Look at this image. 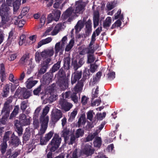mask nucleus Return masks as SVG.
I'll list each match as a JSON object with an SVG mask.
<instances>
[{"instance_id":"nucleus-17","label":"nucleus","mask_w":158,"mask_h":158,"mask_svg":"<svg viewBox=\"0 0 158 158\" xmlns=\"http://www.w3.org/2000/svg\"><path fill=\"white\" fill-rule=\"evenodd\" d=\"M73 12V9L72 7H70L63 13L61 17L63 20H65L71 15Z\"/></svg>"},{"instance_id":"nucleus-44","label":"nucleus","mask_w":158,"mask_h":158,"mask_svg":"<svg viewBox=\"0 0 158 158\" xmlns=\"http://www.w3.org/2000/svg\"><path fill=\"white\" fill-rule=\"evenodd\" d=\"M74 40L72 39L71 40L68 45H67L65 48V51L66 52H69L72 49L74 45Z\"/></svg>"},{"instance_id":"nucleus-47","label":"nucleus","mask_w":158,"mask_h":158,"mask_svg":"<svg viewBox=\"0 0 158 158\" xmlns=\"http://www.w3.org/2000/svg\"><path fill=\"white\" fill-rule=\"evenodd\" d=\"M42 57L41 55V52H36L35 54V59L36 63H39L41 60Z\"/></svg>"},{"instance_id":"nucleus-25","label":"nucleus","mask_w":158,"mask_h":158,"mask_svg":"<svg viewBox=\"0 0 158 158\" xmlns=\"http://www.w3.org/2000/svg\"><path fill=\"white\" fill-rule=\"evenodd\" d=\"M92 74L91 73L89 69L86 68L83 71V76L82 80L83 81H85L86 79L89 78V76L92 75Z\"/></svg>"},{"instance_id":"nucleus-29","label":"nucleus","mask_w":158,"mask_h":158,"mask_svg":"<svg viewBox=\"0 0 158 158\" xmlns=\"http://www.w3.org/2000/svg\"><path fill=\"white\" fill-rule=\"evenodd\" d=\"M86 122V118L85 115L84 114H82L79 118L78 121V127H80L81 124H84Z\"/></svg>"},{"instance_id":"nucleus-40","label":"nucleus","mask_w":158,"mask_h":158,"mask_svg":"<svg viewBox=\"0 0 158 158\" xmlns=\"http://www.w3.org/2000/svg\"><path fill=\"white\" fill-rule=\"evenodd\" d=\"M17 20H16L15 22V24L17 25L19 27H23L26 23V22L23 19L20 20L17 19Z\"/></svg>"},{"instance_id":"nucleus-11","label":"nucleus","mask_w":158,"mask_h":158,"mask_svg":"<svg viewBox=\"0 0 158 158\" xmlns=\"http://www.w3.org/2000/svg\"><path fill=\"white\" fill-rule=\"evenodd\" d=\"M28 89H17L15 94L19 91L18 95H20L23 99H27L29 98L31 94V91Z\"/></svg>"},{"instance_id":"nucleus-34","label":"nucleus","mask_w":158,"mask_h":158,"mask_svg":"<svg viewBox=\"0 0 158 158\" xmlns=\"http://www.w3.org/2000/svg\"><path fill=\"white\" fill-rule=\"evenodd\" d=\"M55 51L56 53H57L58 52H60V55L63 54V49L60 46V42L56 43L55 45Z\"/></svg>"},{"instance_id":"nucleus-28","label":"nucleus","mask_w":158,"mask_h":158,"mask_svg":"<svg viewBox=\"0 0 158 158\" xmlns=\"http://www.w3.org/2000/svg\"><path fill=\"white\" fill-rule=\"evenodd\" d=\"M98 135L97 132H94L93 134H89L85 139V142H88L92 141Z\"/></svg>"},{"instance_id":"nucleus-35","label":"nucleus","mask_w":158,"mask_h":158,"mask_svg":"<svg viewBox=\"0 0 158 158\" xmlns=\"http://www.w3.org/2000/svg\"><path fill=\"white\" fill-rule=\"evenodd\" d=\"M102 139L100 137L96 136L95 139V140L94 142V144L95 146L96 147H100L102 144Z\"/></svg>"},{"instance_id":"nucleus-23","label":"nucleus","mask_w":158,"mask_h":158,"mask_svg":"<svg viewBox=\"0 0 158 158\" xmlns=\"http://www.w3.org/2000/svg\"><path fill=\"white\" fill-rule=\"evenodd\" d=\"M38 82L37 81L31 80L30 79H28L25 82L27 89H31Z\"/></svg>"},{"instance_id":"nucleus-18","label":"nucleus","mask_w":158,"mask_h":158,"mask_svg":"<svg viewBox=\"0 0 158 158\" xmlns=\"http://www.w3.org/2000/svg\"><path fill=\"white\" fill-rule=\"evenodd\" d=\"M15 126L16 127V131L18 133V136H21L23 131V126L15 121Z\"/></svg>"},{"instance_id":"nucleus-36","label":"nucleus","mask_w":158,"mask_h":158,"mask_svg":"<svg viewBox=\"0 0 158 158\" xmlns=\"http://www.w3.org/2000/svg\"><path fill=\"white\" fill-rule=\"evenodd\" d=\"M83 24L81 21H78L75 26L76 32H78L83 27Z\"/></svg>"},{"instance_id":"nucleus-37","label":"nucleus","mask_w":158,"mask_h":158,"mask_svg":"<svg viewBox=\"0 0 158 158\" xmlns=\"http://www.w3.org/2000/svg\"><path fill=\"white\" fill-rule=\"evenodd\" d=\"M77 113V110L76 109H74L70 115V116L68 119V122H72L74 119Z\"/></svg>"},{"instance_id":"nucleus-26","label":"nucleus","mask_w":158,"mask_h":158,"mask_svg":"<svg viewBox=\"0 0 158 158\" xmlns=\"http://www.w3.org/2000/svg\"><path fill=\"white\" fill-rule=\"evenodd\" d=\"M0 151L2 155H3L7 151L6 149L7 148L8 145L7 142L6 141H2L0 145Z\"/></svg>"},{"instance_id":"nucleus-45","label":"nucleus","mask_w":158,"mask_h":158,"mask_svg":"<svg viewBox=\"0 0 158 158\" xmlns=\"http://www.w3.org/2000/svg\"><path fill=\"white\" fill-rule=\"evenodd\" d=\"M115 77V72L114 71L110 72L107 74V79L109 81L113 80Z\"/></svg>"},{"instance_id":"nucleus-53","label":"nucleus","mask_w":158,"mask_h":158,"mask_svg":"<svg viewBox=\"0 0 158 158\" xmlns=\"http://www.w3.org/2000/svg\"><path fill=\"white\" fill-rule=\"evenodd\" d=\"M27 106V101H23L20 105L21 109L23 112L24 111Z\"/></svg>"},{"instance_id":"nucleus-48","label":"nucleus","mask_w":158,"mask_h":158,"mask_svg":"<svg viewBox=\"0 0 158 158\" xmlns=\"http://www.w3.org/2000/svg\"><path fill=\"white\" fill-rule=\"evenodd\" d=\"M62 135L64 138L65 140L67 139V137H68V136L69 135L70 133V131L69 129L66 128L64 129L62 131Z\"/></svg>"},{"instance_id":"nucleus-59","label":"nucleus","mask_w":158,"mask_h":158,"mask_svg":"<svg viewBox=\"0 0 158 158\" xmlns=\"http://www.w3.org/2000/svg\"><path fill=\"white\" fill-rule=\"evenodd\" d=\"M53 92H52V94H50L49 96V99L51 102L55 101L56 99V97L57 96V95L53 94Z\"/></svg>"},{"instance_id":"nucleus-24","label":"nucleus","mask_w":158,"mask_h":158,"mask_svg":"<svg viewBox=\"0 0 158 158\" xmlns=\"http://www.w3.org/2000/svg\"><path fill=\"white\" fill-rule=\"evenodd\" d=\"M61 61L59 60L50 69V71L52 74L58 70L60 67Z\"/></svg>"},{"instance_id":"nucleus-14","label":"nucleus","mask_w":158,"mask_h":158,"mask_svg":"<svg viewBox=\"0 0 158 158\" xmlns=\"http://www.w3.org/2000/svg\"><path fill=\"white\" fill-rule=\"evenodd\" d=\"M82 74V72L81 71H77L73 73L72 75L71 79L72 84H73L76 83L81 78Z\"/></svg>"},{"instance_id":"nucleus-64","label":"nucleus","mask_w":158,"mask_h":158,"mask_svg":"<svg viewBox=\"0 0 158 158\" xmlns=\"http://www.w3.org/2000/svg\"><path fill=\"white\" fill-rule=\"evenodd\" d=\"M33 124L35 129H37L39 127V123L38 119H34Z\"/></svg>"},{"instance_id":"nucleus-3","label":"nucleus","mask_w":158,"mask_h":158,"mask_svg":"<svg viewBox=\"0 0 158 158\" xmlns=\"http://www.w3.org/2000/svg\"><path fill=\"white\" fill-rule=\"evenodd\" d=\"M57 82L60 89H67L68 87V80L66 78L65 72L62 68L58 71L56 74Z\"/></svg>"},{"instance_id":"nucleus-16","label":"nucleus","mask_w":158,"mask_h":158,"mask_svg":"<svg viewBox=\"0 0 158 158\" xmlns=\"http://www.w3.org/2000/svg\"><path fill=\"white\" fill-rule=\"evenodd\" d=\"M53 77V74L50 71L44 75L43 77V81L45 84H49L52 82Z\"/></svg>"},{"instance_id":"nucleus-7","label":"nucleus","mask_w":158,"mask_h":158,"mask_svg":"<svg viewBox=\"0 0 158 158\" xmlns=\"http://www.w3.org/2000/svg\"><path fill=\"white\" fill-rule=\"evenodd\" d=\"M59 103L61 107V109L66 112L69 111L73 106L72 103L68 102L66 100L62 98L60 99Z\"/></svg>"},{"instance_id":"nucleus-52","label":"nucleus","mask_w":158,"mask_h":158,"mask_svg":"<svg viewBox=\"0 0 158 158\" xmlns=\"http://www.w3.org/2000/svg\"><path fill=\"white\" fill-rule=\"evenodd\" d=\"M29 57L28 54H26L23 56L20 59L21 63H23L25 62H27L29 59Z\"/></svg>"},{"instance_id":"nucleus-43","label":"nucleus","mask_w":158,"mask_h":158,"mask_svg":"<svg viewBox=\"0 0 158 158\" xmlns=\"http://www.w3.org/2000/svg\"><path fill=\"white\" fill-rule=\"evenodd\" d=\"M84 134V131L82 130L81 128H79L77 129L75 134V136L77 138H78L80 137H82L83 136Z\"/></svg>"},{"instance_id":"nucleus-58","label":"nucleus","mask_w":158,"mask_h":158,"mask_svg":"<svg viewBox=\"0 0 158 158\" xmlns=\"http://www.w3.org/2000/svg\"><path fill=\"white\" fill-rule=\"evenodd\" d=\"M20 41L19 42V45H22L23 43H24L26 39L25 35L24 34H22L20 37Z\"/></svg>"},{"instance_id":"nucleus-27","label":"nucleus","mask_w":158,"mask_h":158,"mask_svg":"<svg viewBox=\"0 0 158 158\" xmlns=\"http://www.w3.org/2000/svg\"><path fill=\"white\" fill-rule=\"evenodd\" d=\"M61 13V11L60 10H53L52 14L53 15L54 20L56 21H58L60 18Z\"/></svg>"},{"instance_id":"nucleus-49","label":"nucleus","mask_w":158,"mask_h":158,"mask_svg":"<svg viewBox=\"0 0 158 158\" xmlns=\"http://www.w3.org/2000/svg\"><path fill=\"white\" fill-rule=\"evenodd\" d=\"M29 9L30 8L28 6L23 8L21 12V15L19 16V17L20 16V17L22 18V16H24L28 12Z\"/></svg>"},{"instance_id":"nucleus-32","label":"nucleus","mask_w":158,"mask_h":158,"mask_svg":"<svg viewBox=\"0 0 158 158\" xmlns=\"http://www.w3.org/2000/svg\"><path fill=\"white\" fill-rule=\"evenodd\" d=\"M19 106L17 105L15 106L14 109L11 113V114L10 117V119H11L13 117L16 116V115L19 113Z\"/></svg>"},{"instance_id":"nucleus-39","label":"nucleus","mask_w":158,"mask_h":158,"mask_svg":"<svg viewBox=\"0 0 158 158\" xmlns=\"http://www.w3.org/2000/svg\"><path fill=\"white\" fill-rule=\"evenodd\" d=\"M55 90L56 89H43L42 92H41V95L43 96L47 95H50L52 94V92H54Z\"/></svg>"},{"instance_id":"nucleus-33","label":"nucleus","mask_w":158,"mask_h":158,"mask_svg":"<svg viewBox=\"0 0 158 158\" xmlns=\"http://www.w3.org/2000/svg\"><path fill=\"white\" fill-rule=\"evenodd\" d=\"M112 19L110 17H107L103 23V27L105 28L110 26L111 23Z\"/></svg>"},{"instance_id":"nucleus-56","label":"nucleus","mask_w":158,"mask_h":158,"mask_svg":"<svg viewBox=\"0 0 158 158\" xmlns=\"http://www.w3.org/2000/svg\"><path fill=\"white\" fill-rule=\"evenodd\" d=\"M28 65L29 66V67L27 69V73L28 74H29L33 70V69L35 67V65L34 64H29Z\"/></svg>"},{"instance_id":"nucleus-5","label":"nucleus","mask_w":158,"mask_h":158,"mask_svg":"<svg viewBox=\"0 0 158 158\" xmlns=\"http://www.w3.org/2000/svg\"><path fill=\"white\" fill-rule=\"evenodd\" d=\"M8 5L3 4L0 9V15L2 17V24H5L7 22L10 14V8L9 6L10 3L8 2Z\"/></svg>"},{"instance_id":"nucleus-21","label":"nucleus","mask_w":158,"mask_h":158,"mask_svg":"<svg viewBox=\"0 0 158 158\" xmlns=\"http://www.w3.org/2000/svg\"><path fill=\"white\" fill-rule=\"evenodd\" d=\"M21 0H10V4L12 3L14 12H16L19 7Z\"/></svg>"},{"instance_id":"nucleus-51","label":"nucleus","mask_w":158,"mask_h":158,"mask_svg":"<svg viewBox=\"0 0 158 158\" xmlns=\"http://www.w3.org/2000/svg\"><path fill=\"white\" fill-rule=\"evenodd\" d=\"M82 81L83 80L81 79V80L78 81L73 89H82L84 85L83 82Z\"/></svg>"},{"instance_id":"nucleus-57","label":"nucleus","mask_w":158,"mask_h":158,"mask_svg":"<svg viewBox=\"0 0 158 158\" xmlns=\"http://www.w3.org/2000/svg\"><path fill=\"white\" fill-rule=\"evenodd\" d=\"M72 65L75 70H77L80 67V66L78 64L77 60H74L72 62Z\"/></svg>"},{"instance_id":"nucleus-31","label":"nucleus","mask_w":158,"mask_h":158,"mask_svg":"<svg viewBox=\"0 0 158 158\" xmlns=\"http://www.w3.org/2000/svg\"><path fill=\"white\" fill-rule=\"evenodd\" d=\"M62 26V24L61 23L57 24L55 27L53 31L52 32V35H56L60 30Z\"/></svg>"},{"instance_id":"nucleus-62","label":"nucleus","mask_w":158,"mask_h":158,"mask_svg":"<svg viewBox=\"0 0 158 158\" xmlns=\"http://www.w3.org/2000/svg\"><path fill=\"white\" fill-rule=\"evenodd\" d=\"M94 127V125H93V123L88 122L87 124L85 127V128L86 130L89 131Z\"/></svg>"},{"instance_id":"nucleus-63","label":"nucleus","mask_w":158,"mask_h":158,"mask_svg":"<svg viewBox=\"0 0 158 158\" xmlns=\"http://www.w3.org/2000/svg\"><path fill=\"white\" fill-rule=\"evenodd\" d=\"M14 84H12L13 86H14L15 89H16L17 88V89H19L20 87L19 86V82L18 80H14V81H13Z\"/></svg>"},{"instance_id":"nucleus-2","label":"nucleus","mask_w":158,"mask_h":158,"mask_svg":"<svg viewBox=\"0 0 158 158\" xmlns=\"http://www.w3.org/2000/svg\"><path fill=\"white\" fill-rule=\"evenodd\" d=\"M49 110V107L48 106H45L43 109L42 114L40 116V121L41 123V128L38 132V134L40 135H42L44 134L47 128L49 117L48 116H45L48 112Z\"/></svg>"},{"instance_id":"nucleus-42","label":"nucleus","mask_w":158,"mask_h":158,"mask_svg":"<svg viewBox=\"0 0 158 158\" xmlns=\"http://www.w3.org/2000/svg\"><path fill=\"white\" fill-rule=\"evenodd\" d=\"M117 2L114 1L107 3L106 6L109 10H110L116 6Z\"/></svg>"},{"instance_id":"nucleus-9","label":"nucleus","mask_w":158,"mask_h":158,"mask_svg":"<svg viewBox=\"0 0 158 158\" xmlns=\"http://www.w3.org/2000/svg\"><path fill=\"white\" fill-rule=\"evenodd\" d=\"M15 121L20 123L21 125L27 126L30 124V119L29 118H27L25 114H20L19 115V120H15Z\"/></svg>"},{"instance_id":"nucleus-8","label":"nucleus","mask_w":158,"mask_h":158,"mask_svg":"<svg viewBox=\"0 0 158 158\" xmlns=\"http://www.w3.org/2000/svg\"><path fill=\"white\" fill-rule=\"evenodd\" d=\"M9 142L10 144L15 148L17 147L21 143L20 139L14 132L11 135Z\"/></svg>"},{"instance_id":"nucleus-12","label":"nucleus","mask_w":158,"mask_h":158,"mask_svg":"<svg viewBox=\"0 0 158 158\" xmlns=\"http://www.w3.org/2000/svg\"><path fill=\"white\" fill-rule=\"evenodd\" d=\"M62 113L60 110L57 109L52 114L51 120L54 123H56L62 117Z\"/></svg>"},{"instance_id":"nucleus-20","label":"nucleus","mask_w":158,"mask_h":158,"mask_svg":"<svg viewBox=\"0 0 158 158\" xmlns=\"http://www.w3.org/2000/svg\"><path fill=\"white\" fill-rule=\"evenodd\" d=\"M100 17L99 13L98 11L95 12L93 18L94 26V28L97 26L99 24Z\"/></svg>"},{"instance_id":"nucleus-15","label":"nucleus","mask_w":158,"mask_h":158,"mask_svg":"<svg viewBox=\"0 0 158 158\" xmlns=\"http://www.w3.org/2000/svg\"><path fill=\"white\" fill-rule=\"evenodd\" d=\"M53 133L52 131H50L48 133L45 135L44 138L42 137H40V143L42 145H45L49 140L51 138L53 135Z\"/></svg>"},{"instance_id":"nucleus-4","label":"nucleus","mask_w":158,"mask_h":158,"mask_svg":"<svg viewBox=\"0 0 158 158\" xmlns=\"http://www.w3.org/2000/svg\"><path fill=\"white\" fill-rule=\"evenodd\" d=\"M10 102L7 100L4 104V106L1 111V115H0V121L3 124H5L9 116L10 112L9 104Z\"/></svg>"},{"instance_id":"nucleus-61","label":"nucleus","mask_w":158,"mask_h":158,"mask_svg":"<svg viewBox=\"0 0 158 158\" xmlns=\"http://www.w3.org/2000/svg\"><path fill=\"white\" fill-rule=\"evenodd\" d=\"M85 24L86 29H91V22L90 19H89L86 22Z\"/></svg>"},{"instance_id":"nucleus-10","label":"nucleus","mask_w":158,"mask_h":158,"mask_svg":"<svg viewBox=\"0 0 158 158\" xmlns=\"http://www.w3.org/2000/svg\"><path fill=\"white\" fill-rule=\"evenodd\" d=\"M94 148L89 144H86L83 150V154L87 156H91L94 153Z\"/></svg>"},{"instance_id":"nucleus-19","label":"nucleus","mask_w":158,"mask_h":158,"mask_svg":"<svg viewBox=\"0 0 158 158\" xmlns=\"http://www.w3.org/2000/svg\"><path fill=\"white\" fill-rule=\"evenodd\" d=\"M82 89H75L74 92H73L71 95L70 98L74 103H77L78 102V97L77 95V93H80L81 92ZM80 95V94H79Z\"/></svg>"},{"instance_id":"nucleus-60","label":"nucleus","mask_w":158,"mask_h":158,"mask_svg":"<svg viewBox=\"0 0 158 158\" xmlns=\"http://www.w3.org/2000/svg\"><path fill=\"white\" fill-rule=\"evenodd\" d=\"M89 98L86 97L85 96H83L81 98V102L83 105H85L88 102Z\"/></svg>"},{"instance_id":"nucleus-41","label":"nucleus","mask_w":158,"mask_h":158,"mask_svg":"<svg viewBox=\"0 0 158 158\" xmlns=\"http://www.w3.org/2000/svg\"><path fill=\"white\" fill-rule=\"evenodd\" d=\"M30 135L31 133L29 131H26L23 135V142L26 143L29 139Z\"/></svg>"},{"instance_id":"nucleus-55","label":"nucleus","mask_w":158,"mask_h":158,"mask_svg":"<svg viewBox=\"0 0 158 158\" xmlns=\"http://www.w3.org/2000/svg\"><path fill=\"white\" fill-rule=\"evenodd\" d=\"M93 110H90L87 113V118L92 121L93 117Z\"/></svg>"},{"instance_id":"nucleus-1","label":"nucleus","mask_w":158,"mask_h":158,"mask_svg":"<svg viewBox=\"0 0 158 158\" xmlns=\"http://www.w3.org/2000/svg\"><path fill=\"white\" fill-rule=\"evenodd\" d=\"M54 53V51L52 49H45L41 52V57L45 59L40 64V68L37 74V76L39 77L46 72L51 64L52 59L51 57L53 55Z\"/></svg>"},{"instance_id":"nucleus-22","label":"nucleus","mask_w":158,"mask_h":158,"mask_svg":"<svg viewBox=\"0 0 158 158\" xmlns=\"http://www.w3.org/2000/svg\"><path fill=\"white\" fill-rule=\"evenodd\" d=\"M70 58L69 56L64 57V59L63 67L65 69L68 70L70 68Z\"/></svg>"},{"instance_id":"nucleus-13","label":"nucleus","mask_w":158,"mask_h":158,"mask_svg":"<svg viewBox=\"0 0 158 158\" xmlns=\"http://www.w3.org/2000/svg\"><path fill=\"white\" fill-rule=\"evenodd\" d=\"M85 6L79 1L76 2L73 12L75 13H81L84 10Z\"/></svg>"},{"instance_id":"nucleus-6","label":"nucleus","mask_w":158,"mask_h":158,"mask_svg":"<svg viewBox=\"0 0 158 158\" xmlns=\"http://www.w3.org/2000/svg\"><path fill=\"white\" fill-rule=\"evenodd\" d=\"M62 139L57 134H55L49 145L51 146L50 150L51 151L55 152L59 148Z\"/></svg>"},{"instance_id":"nucleus-46","label":"nucleus","mask_w":158,"mask_h":158,"mask_svg":"<svg viewBox=\"0 0 158 158\" xmlns=\"http://www.w3.org/2000/svg\"><path fill=\"white\" fill-rule=\"evenodd\" d=\"M95 60V57L94 54H89L87 55V63L91 64L93 63Z\"/></svg>"},{"instance_id":"nucleus-50","label":"nucleus","mask_w":158,"mask_h":158,"mask_svg":"<svg viewBox=\"0 0 158 158\" xmlns=\"http://www.w3.org/2000/svg\"><path fill=\"white\" fill-rule=\"evenodd\" d=\"M98 66L96 64H90V69H89L90 72L92 74L94 73L96 69H97Z\"/></svg>"},{"instance_id":"nucleus-54","label":"nucleus","mask_w":158,"mask_h":158,"mask_svg":"<svg viewBox=\"0 0 158 158\" xmlns=\"http://www.w3.org/2000/svg\"><path fill=\"white\" fill-rule=\"evenodd\" d=\"M97 48H96V49H94V48H91L89 47L86 48L85 50H86V53L88 54H93L95 50Z\"/></svg>"},{"instance_id":"nucleus-38","label":"nucleus","mask_w":158,"mask_h":158,"mask_svg":"<svg viewBox=\"0 0 158 158\" xmlns=\"http://www.w3.org/2000/svg\"><path fill=\"white\" fill-rule=\"evenodd\" d=\"M12 134V132L10 131H8L6 132L4 136L2 141H6L7 142V141L10 140V137L11 135Z\"/></svg>"},{"instance_id":"nucleus-30","label":"nucleus","mask_w":158,"mask_h":158,"mask_svg":"<svg viewBox=\"0 0 158 158\" xmlns=\"http://www.w3.org/2000/svg\"><path fill=\"white\" fill-rule=\"evenodd\" d=\"M102 74L104 76H105V74H102L101 71H99L97 72L96 74V76L93 77V81L92 82V85L95 84L96 82L99 80Z\"/></svg>"}]
</instances>
